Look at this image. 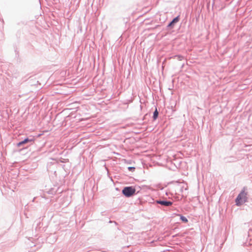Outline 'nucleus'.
Masks as SVG:
<instances>
[{
    "mask_svg": "<svg viewBox=\"0 0 252 252\" xmlns=\"http://www.w3.org/2000/svg\"><path fill=\"white\" fill-rule=\"evenodd\" d=\"M247 193L244 190H242L236 199V204L240 206L246 202L247 200Z\"/></svg>",
    "mask_w": 252,
    "mask_h": 252,
    "instance_id": "obj_1",
    "label": "nucleus"
},
{
    "mask_svg": "<svg viewBox=\"0 0 252 252\" xmlns=\"http://www.w3.org/2000/svg\"><path fill=\"white\" fill-rule=\"evenodd\" d=\"M135 192V189L132 187H125L123 191V193L126 197L133 195Z\"/></svg>",
    "mask_w": 252,
    "mask_h": 252,
    "instance_id": "obj_2",
    "label": "nucleus"
},
{
    "mask_svg": "<svg viewBox=\"0 0 252 252\" xmlns=\"http://www.w3.org/2000/svg\"><path fill=\"white\" fill-rule=\"evenodd\" d=\"M34 139L33 138L31 139H30L29 138H26L24 141H22L20 142L19 143H18L17 144V146L18 147H20L21 145H22L23 144H26V143H27L28 142L34 141Z\"/></svg>",
    "mask_w": 252,
    "mask_h": 252,
    "instance_id": "obj_3",
    "label": "nucleus"
},
{
    "mask_svg": "<svg viewBox=\"0 0 252 252\" xmlns=\"http://www.w3.org/2000/svg\"><path fill=\"white\" fill-rule=\"evenodd\" d=\"M158 203L159 204L166 206H171L172 204V202L170 201H158Z\"/></svg>",
    "mask_w": 252,
    "mask_h": 252,
    "instance_id": "obj_4",
    "label": "nucleus"
},
{
    "mask_svg": "<svg viewBox=\"0 0 252 252\" xmlns=\"http://www.w3.org/2000/svg\"><path fill=\"white\" fill-rule=\"evenodd\" d=\"M179 20V17H177L176 18H175L169 24V26H171L172 25H173V24L174 23H176L177 22H178Z\"/></svg>",
    "mask_w": 252,
    "mask_h": 252,
    "instance_id": "obj_5",
    "label": "nucleus"
},
{
    "mask_svg": "<svg viewBox=\"0 0 252 252\" xmlns=\"http://www.w3.org/2000/svg\"><path fill=\"white\" fill-rule=\"evenodd\" d=\"M158 113L157 111V109H156L154 113V115H153V118L154 120H156L157 118V117L158 116Z\"/></svg>",
    "mask_w": 252,
    "mask_h": 252,
    "instance_id": "obj_6",
    "label": "nucleus"
},
{
    "mask_svg": "<svg viewBox=\"0 0 252 252\" xmlns=\"http://www.w3.org/2000/svg\"><path fill=\"white\" fill-rule=\"evenodd\" d=\"M180 218H181V220L184 222H187L188 221L187 219L184 216H181Z\"/></svg>",
    "mask_w": 252,
    "mask_h": 252,
    "instance_id": "obj_7",
    "label": "nucleus"
},
{
    "mask_svg": "<svg viewBox=\"0 0 252 252\" xmlns=\"http://www.w3.org/2000/svg\"><path fill=\"white\" fill-rule=\"evenodd\" d=\"M178 59H179L180 60H182V59H183V57L182 56H178Z\"/></svg>",
    "mask_w": 252,
    "mask_h": 252,
    "instance_id": "obj_8",
    "label": "nucleus"
},
{
    "mask_svg": "<svg viewBox=\"0 0 252 252\" xmlns=\"http://www.w3.org/2000/svg\"><path fill=\"white\" fill-rule=\"evenodd\" d=\"M132 168H133L131 167H128V169H129V170H130Z\"/></svg>",
    "mask_w": 252,
    "mask_h": 252,
    "instance_id": "obj_9",
    "label": "nucleus"
}]
</instances>
